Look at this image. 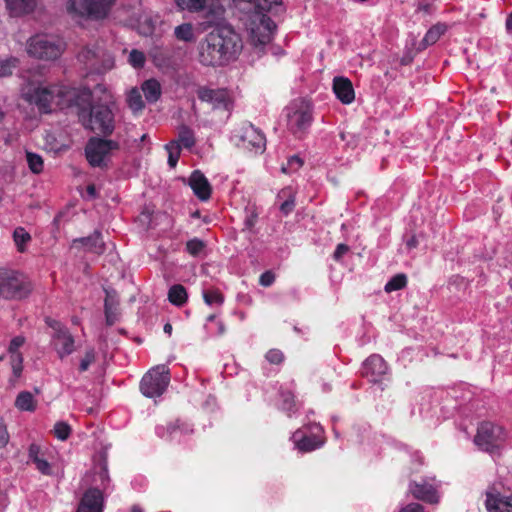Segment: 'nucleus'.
Returning a JSON list of instances; mask_svg holds the SVG:
<instances>
[{"label":"nucleus","instance_id":"0eeeda50","mask_svg":"<svg viewBox=\"0 0 512 512\" xmlns=\"http://www.w3.org/2000/svg\"><path fill=\"white\" fill-rule=\"evenodd\" d=\"M287 127L297 138H302L313 121V108L309 101L300 99L289 107Z\"/></svg>","mask_w":512,"mask_h":512},{"label":"nucleus","instance_id":"e433bc0d","mask_svg":"<svg viewBox=\"0 0 512 512\" xmlns=\"http://www.w3.org/2000/svg\"><path fill=\"white\" fill-rule=\"evenodd\" d=\"M182 10L198 12L206 7L207 0H175Z\"/></svg>","mask_w":512,"mask_h":512},{"label":"nucleus","instance_id":"b1692460","mask_svg":"<svg viewBox=\"0 0 512 512\" xmlns=\"http://www.w3.org/2000/svg\"><path fill=\"white\" fill-rule=\"evenodd\" d=\"M6 8L12 17L30 14L37 5L36 0H5Z\"/></svg>","mask_w":512,"mask_h":512},{"label":"nucleus","instance_id":"f257e3e1","mask_svg":"<svg viewBox=\"0 0 512 512\" xmlns=\"http://www.w3.org/2000/svg\"><path fill=\"white\" fill-rule=\"evenodd\" d=\"M243 43L230 25H218L208 32L197 46L198 61L207 67L225 66L237 59Z\"/></svg>","mask_w":512,"mask_h":512},{"label":"nucleus","instance_id":"4c0bfd02","mask_svg":"<svg viewBox=\"0 0 512 512\" xmlns=\"http://www.w3.org/2000/svg\"><path fill=\"white\" fill-rule=\"evenodd\" d=\"M26 160H27L29 169L33 173L39 174L43 171L44 162H43L42 157L39 154L33 153V152H27Z\"/></svg>","mask_w":512,"mask_h":512},{"label":"nucleus","instance_id":"680f3d73","mask_svg":"<svg viewBox=\"0 0 512 512\" xmlns=\"http://www.w3.org/2000/svg\"><path fill=\"white\" fill-rule=\"evenodd\" d=\"M86 192L89 196H91L92 198H95L97 196V191H96V187L94 184H89L87 187H86Z\"/></svg>","mask_w":512,"mask_h":512},{"label":"nucleus","instance_id":"4d7b16f0","mask_svg":"<svg viewBox=\"0 0 512 512\" xmlns=\"http://www.w3.org/2000/svg\"><path fill=\"white\" fill-rule=\"evenodd\" d=\"M399 512H425L422 505L418 503H410L404 506Z\"/></svg>","mask_w":512,"mask_h":512},{"label":"nucleus","instance_id":"338daca9","mask_svg":"<svg viewBox=\"0 0 512 512\" xmlns=\"http://www.w3.org/2000/svg\"><path fill=\"white\" fill-rule=\"evenodd\" d=\"M100 477L102 480L104 479H107L108 478V473H107V469L105 467L102 468V471H101V474H100Z\"/></svg>","mask_w":512,"mask_h":512},{"label":"nucleus","instance_id":"7ed1b4c3","mask_svg":"<svg viewBox=\"0 0 512 512\" xmlns=\"http://www.w3.org/2000/svg\"><path fill=\"white\" fill-rule=\"evenodd\" d=\"M233 3L240 9L254 13L258 23L256 20L252 22L250 43L259 52H263L264 47L272 40L273 32L276 29L274 21L265 12H268L273 5L279 4L280 0H233Z\"/></svg>","mask_w":512,"mask_h":512},{"label":"nucleus","instance_id":"0e129e2a","mask_svg":"<svg viewBox=\"0 0 512 512\" xmlns=\"http://www.w3.org/2000/svg\"><path fill=\"white\" fill-rule=\"evenodd\" d=\"M505 26L508 31H512V12L507 16Z\"/></svg>","mask_w":512,"mask_h":512},{"label":"nucleus","instance_id":"39448f33","mask_svg":"<svg viewBox=\"0 0 512 512\" xmlns=\"http://www.w3.org/2000/svg\"><path fill=\"white\" fill-rule=\"evenodd\" d=\"M32 291L30 281L20 272L0 268V297L9 300H21Z\"/></svg>","mask_w":512,"mask_h":512},{"label":"nucleus","instance_id":"a878e982","mask_svg":"<svg viewBox=\"0 0 512 512\" xmlns=\"http://www.w3.org/2000/svg\"><path fill=\"white\" fill-rule=\"evenodd\" d=\"M105 320H113L119 315V298L115 290H105Z\"/></svg>","mask_w":512,"mask_h":512},{"label":"nucleus","instance_id":"bf43d9fd","mask_svg":"<svg viewBox=\"0 0 512 512\" xmlns=\"http://www.w3.org/2000/svg\"><path fill=\"white\" fill-rule=\"evenodd\" d=\"M9 441V434L5 426L0 425V446H5Z\"/></svg>","mask_w":512,"mask_h":512},{"label":"nucleus","instance_id":"423d86ee","mask_svg":"<svg viewBox=\"0 0 512 512\" xmlns=\"http://www.w3.org/2000/svg\"><path fill=\"white\" fill-rule=\"evenodd\" d=\"M64 49L65 43L61 39L45 34L35 35L27 43L28 54L41 60H55Z\"/></svg>","mask_w":512,"mask_h":512},{"label":"nucleus","instance_id":"5701e85b","mask_svg":"<svg viewBox=\"0 0 512 512\" xmlns=\"http://www.w3.org/2000/svg\"><path fill=\"white\" fill-rule=\"evenodd\" d=\"M333 91L343 104H351L355 99L352 82L346 77L338 76L333 79Z\"/></svg>","mask_w":512,"mask_h":512},{"label":"nucleus","instance_id":"09e8293b","mask_svg":"<svg viewBox=\"0 0 512 512\" xmlns=\"http://www.w3.org/2000/svg\"><path fill=\"white\" fill-rule=\"evenodd\" d=\"M276 276L273 271L267 270L259 277V284L263 287H270L275 282Z\"/></svg>","mask_w":512,"mask_h":512},{"label":"nucleus","instance_id":"c9c22d12","mask_svg":"<svg viewBox=\"0 0 512 512\" xmlns=\"http://www.w3.org/2000/svg\"><path fill=\"white\" fill-rule=\"evenodd\" d=\"M407 284V277L405 274L400 273L394 275L386 284L384 287V290L387 293L397 291L400 289H403Z\"/></svg>","mask_w":512,"mask_h":512},{"label":"nucleus","instance_id":"4468645a","mask_svg":"<svg viewBox=\"0 0 512 512\" xmlns=\"http://www.w3.org/2000/svg\"><path fill=\"white\" fill-rule=\"evenodd\" d=\"M322 432V427L315 423L296 430L291 440L299 451L311 452L323 445V440L320 438Z\"/></svg>","mask_w":512,"mask_h":512},{"label":"nucleus","instance_id":"20e7f679","mask_svg":"<svg viewBox=\"0 0 512 512\" xmlns=\"http://www.w3.org/2000/svg\"><path fill=\"white\" fill-rule=\"evenodd\" d=\"M80 92L89 94L87 103L76 101L73 110L76 111L82 125L95 133L109 136L115 128L114 114L105 104H92L93 95L90 89L81 88Z\"/></svg>","mask_w":512,"mask_h":512},{"label":"nucleus","instance_id":"a211bd4d","mask_svg":"<svg viewBox=\"0 0 512 512\" xmlns=\"http://www.w3.org/2000/svg\"><path fill=\"white\" fill-rule=\"evenodd\" d=\"M240 144L243 148L252 150L255 152H262L266 146L265 135L255 128L252 124L246 125L242 128V134L240 136Z\"/></svg>","mask_w":512,"mask_h":512},{"label":"nucleus","instance_id":"9d476101","mask_svg":"<svg viewBox=\"0 0 512 512\" xmlns=\"http://www.w3.org/2000/svg\"><path fill=\"white\" fill-rule=\"evenodd\" d=\"M77 58L91 73H103L110 69L113 63L111 55L98 45L83 47Z\"/></svg>","mask_w":512,"mask_h":512},{"label":"nucleus","instance_id":"603ef678","mask_svg":"<svg viewBox=\"0 0 512 512\" xmlns=\"http://www.w3.org/2000/svg\"><path fill=\"white\" fill-rule=\"evenodd\" d=\"M45 452L42 450L40 445L32 443L28 448V457L31 462L35 461L40 456H43Z\"/></svg>","mask_w":512,"mask_h":512},{"label":"nucleus","instance_id":"a18cd8bd","mask_svg":"<svg viewBox=\"0 0 512 512\" xmlns=\"http://www.w3.org/2000/svg\"><path fill=\"white\" fill-rule=\"evenodd\" d=\"M303 163V160L299 156L293 155L288 159L287 164L282 166V171L284 173L296 172L303 166Z\"/></svg>","mask_w":512,"mask_h":512},{"label":"nucleus","instance_id":"cd10ccee","mask_svg":"<svg viewBox=\"0 0 512 512\" xmlns=\"http://www.w3.org/2000/svg\"><path fill=\"white\" fill-rule=\"evenodd\" d=\"M15 407L20 411L33 412L37 407V401L31 392L22 391L15 399Z\"/></svg>","mask_w":512,"mask_h":512},{"label":"nucleus","instance_id":"393cba45","mask_svg":"<svg viewBox=\"0 0 512 512\" xmlns=\"http://www.w3.org/2000/svg\"><path fill=\"white\" fill-rule=\"evenodd\" d=\"M277 199L283 200L279 206V210L284 216H288L293 212L296 205V193L292 187L288 186L281 189L277 194Z\"/></svg>","mask_w":512,"mask_h":512},{"label":"nucleus","instance_id":"f03ea898","mask_svg":"<svg viewBox=\"0 0 512 512\" xmlns=\"http://www.w3.org/2000/svg\"><path fill=\"white\" fill-rule=\"evenodd\" d=\"M80 89L63 84L38 85L30 87L24 93V98L44 114L51 113L56 108L73 110L76 101H80L82 105L88 101L89 94L80 92Z\"/></svg>","mask_w":512,"mask_h":512},{"label":"nucleus","instance_id":"de8ad7c7","mask_svg":"<svg viewBox=\"0 0 512 512\" xmlns=\"http://www.w3.org/2000/svg\"><path fill=\"white\" fill-rule=\"evenodd\" d=\"M25 343V338L21 335L14 337L8 346L9 356H14L15 354H21L19 349Z\"/></svg>","mask_w":512,"mask_h":512},{"label":"nucleus","instance_id":"052dcab7","mask_svg":"<svg viewBox=\"0 0 512 512\" xmlns=\"http://www.w3.org/2000/svg\"><path fill=\"white\" fill-rule=\"evenodd\" d=\"M112 324L113 322H105L104 325H103V330H105V335H100V339L103 340V341H106L109 333H110V330L112 328Z\"/></svg>","mask_w":512,"mask_h":512},{"label":"nucleus","instance_id":"7c9ffc66","mask_svg":"<svg viewBox=\"0 0 512 512\" xmlns=\"http://www.w3.org/2000/svg\"><path fill=\"white\" fill-rule=\"evenodd\" d=\"M168 300L170 303L181 306L187 301V292L183 285H173L168 291Z\"/></svg>","mask_w":512,"mask_h":512},{"label":"nucleus","instance_id":"4be33fe9","mask_svg":"<svg viewBox=\"0 0 512 512\" xmlns=\"http://www.w3.org/2000/svg\"><path fill=\"white\" fill-rule=\"evenodd\" d=\"M72 246L78 248L80 246L85 247L87 251L102 254L105 251V244L102 239L101 232L95 230L91 235L87 237L76 238L72 241Z\"/></svg>","mask_w":512,"mask_h":512},{"label":"nucleus","instance_id":"473e14b6","mask_svg":"<svg viewBox=\"0 0 512 512\" xmlns=\"http://www.w3.org/2000/svg\"><path fill=\"white\" fill-rule=\"evenodd\" d=\"M31 239V235L25 230L24 227L15 228L13 232V240L15 242L18 252H25L26 244L29 243Z\"/></svg>","mask_w":512,"mask_h":512},{"label":"nucleus","instance_id":"aec40b11","mask_svg":"<svg viewBox=\"0 0 512 512\" xmlns=\"http://www.w3.org/2000/svg\"><path fill=\"white\" fill-rule=\"evenodd\" d=\"M188 185L199 200L207 201L210 199L212 194L211 184L200 170H194L191 173Z\"/></svg>","mask_w":512,"mask_h":512},{"label":"nucleus","instance_id":"e2e57ef3","mask_svg":"<svg viewBox=\"0 0 512 512\" xmlns=\"http://www.w3.org/2000/svg\"><path fill=\"white\" fill-rule=\"evenodd\" d=\"M406 245L409 249L416 248L418 245L416 236H412L410 239H408Z\"/></svg>","mask_w":512,"mask_h":512},{"label":"nucleus","instance_id":"ddd939ff","mask_svg":"<svg viewBox=\"0 0 512 512\" xmlns=\"http://www.w3.org/2000/svg\"><path fill=\"white\" fill-rule=\"evenodd\" d=\"M196 93L198 99L208 103L212 110L226 112L227 116L230 115L233 109V99L227 89H212L207 86H200Z\"/></svg>","mask_w":512,"mask_h":512},{"label":"nucleus","instance_id":"c756f323","mask_svg":"<svg viewBox=\"0 0 512 512\" xmlns=\"http://www.w3.org/2000/svg\"><path fill=\"white\" fill-rule=\"evenodd\" d=\"M142 91L146 100L154 103L161 96V85L156 79H149L142 84Z\"/></svg>","mask_w":512,"mask_h":512},{"label":"nucleus","instance_id":"79ce46f5","mask_svg":"<svg viewBox=\"0 0 512 512\" xmlns=\"http://www.w3.org/2000/svg\"><path fill=\"white\" fill-rule=\"evenodd\" d=\"M204 247L205 243L198 238H193L186 243V251L193 257L198 256Z\"/></svg>","mask_w":512,"mask_h":512},{"label":"nucleus","instance_id":"3c124183","mask_svg":"<svg viewBox=\"0 0 512 512\" xmlns=\"http://www.w3.org/2000/svg\"><path fill=\"white\" fill-rule=\"evenodd\" d=\"M204 300L207 304L221 303L223 301L222 295L217 291H205Z\"/></svg>","mask_w":512,"mask_h":512},{"label":"nucleus","instance_id":"c85d7f7f","mask_svg":"<svg viewBox=\"0 0 512 512\" xmlns=\"http://www.w3.org/2000/svg\"><path fill=\"white\" fill-rule=\"evenodd\" d=\"M23 356L22 354H15L14 356H9V364L11 368L12 375L9 378L8 382L11 386L15 387L18 383V380L21 378L23 373Z\"/></svg>","mask_w":512,"mask_h":512},{"label":"nucleus","instance_id":"6e6d98bb","mask_svg":"<svg viewBox=\"0 0 512 512\" xmlns=\"http://www.w3.org/2000/svg\"><path fill=\"white\" fill-rule=\"evenodd\" d=\"M281 398H282V408L284 410L289 411L292 407L293 399H294L292 393L291 392L282 393Z\"/></svg>","mask_w":512,"mask_h":512},{"label":"nucleus","instance_id":"f8f14e48","mask_svg":"<svg viewBox=\"0 0 512 512\" xmlns=\"http://www.w3.org/2000/svg\"><path fill=\"white\" fill-rule=\"evenodd\" d=\"M120 145L117 141L98 137H91L85 146V156L92 167L106 166L105 158L113 150H118Z\"/></svg>","mask_w":512,"mask_h":512},{"label":"nucleus","instance_id":"72a5a7b5","mask_svg":"<svg viewBox=\"0 0 512 512\" xmlns=\"http://www.w3.org/2000/svg\"><path fill=\"white\" fill-rule=\"evenodd\" d=\"M175 37L184 42H192L195 39L194 29L191 23H183L174 30Z\"/></svg>","mask_w":512,"mask_h":512},{"label":"nucleus","instance_id":"864d4df0","mask_svg":"<svg viewBox=\"0 0 512 512\" xmlns=\"http://www.w3.org/2000/svg\"><path fill=\"white\" fill-rule=\"evenodd\" d=\"M349 251V246L344 244V243H340L336 246V249L333 253V259L336 261V262H340L342 257L347 254Z\"/></svg>","mask_w":512,"mask_h":512},{"label":"nucleus","instance_id":"1a4fd4ad","mask_svg":"<svg viewBox=\"0 0 512 512\" xmlns=\"http://www.w3.org/2000/svg\"><path fill=\"white\" fill-rule=\"evenodd\" d=\"M115 0H68L70 14L93 20L104 19L110 12Z\"/></svg>","mask_w":512,"mask_h":512},{"label":"nucleus","instance_id":"13d9d810","mask_svg":"<svg viewBox=\"0 0 512 512\" xmlns=\"http://www.w3.org/2000/svg\"><path fill=\"white\" fill-rule=\"evenodd\" d=\"M418 11H421L425 14H430L433 10V1H423L418 4Z\"/></svg>","mask_w":512,"mask_h":512},{"label":"nucleus","instance_id":"69168bd1","mask_svg":"<svg viewBox=\"0 0 512 512\" xmlns=\"http://www.w3.org/2000/svg\"><path fill=\"white\" fill-rule=\"evenodd\" d=\"M163 330L166 334L171 335L172 333V325L169 322H166V324L163 327Z\"/></svg>","mask_w":512,"mask_h":512},{"label":"nucleus","instance_id":"412c9836","mask_svg":"<svg viewBox=\"0 0 512 512\" xmlns=\"http://www.w3.org/2000/svg\"><path fill=\"white\" fill-rule=\"evenodd\" d=\"M104 506V497L97 488L88 489L82 496L77 512H102Z\"/></svg>","mask_w":512,"mask_h":512},{"label":"nucleus","instance_id":"a19ab883","mask_svg":"<svg viewBox=\"0 0 512 512\" xmlns=\"http://www.w3.org/2000/svg\"><path fill=\"white\" fill-rule=\"evenodd\" d=\"M36 469L43 475L52 476L54 474L52 465L48 462L45 453L32 462Z\"/></svg>","mask_w":512,"mask_h":512},{"label":"nucleus","instance_id":"58836bf2","mask_svg":"<svg viewBox=\"0 0 512 512\" xmlns=\"http://www.w3.org/2000/svg\"><path fill=\"white\" fill-rule=\"evenodd\" d=\"M128 105L134 112L142 111L144 108V102L142 96L137 89H132L128 95Z\"/></svg>","mask_w":512,"mask_h":512},{"label":"nucleus","instance_id":"774afa93","mask_svg":"<svg viewBox=\"0 0 512 512\" xmlns=\"http://www.w3.org/2000/svg\"><path fill=\"white\" fill-rule=\"evenodd\" d=\"M130 512H143V510L138 506H133Z\"/></svg>","mask_w":512,"mask_h":512},{"label":"nucleus","instance_id":"8fccbe9b","mask_svg":"<svg viewBox=\"0 0 512 512\" xmlns=\"http://www.w3.org/2000/svg\"><path fill=\"white\" fill-rule=\"evenodd\" d=\"M266 359L272 364H279L283 361L284 355L278 349H271L266 353Z\"/></svg>","mask_w":512,"mask_h":512},{"label":"nucleus","instance_id":"f3484780","mask_svg":"<svg viewBox=\"0 0 512 512\" xmlns=\"http://www.w3.org/2000/svg\"><path fill=\"white\" fill-rule=\"evenodd\" d=\"M51 327L54 330L52 345L62 359L74 351V338L67 329L61 326V322H52Z\"/></svg>","mask_w":512,"mask_h":512},{"label":"nucleus","instance_id":"37998d69","mask_svg":"<svg viewBox=\"0 0 512 512\" xmlns=\"http://www.w3.org/2000/svg\"><path fill=\"white\" fill-rule=\"evenodd\" d=\"M71 433V427L66 422L59 421L54 426V435L57 439L65 441Z\"/></svg>","mask_w":512,"mask_h":512},{"label":"nucleus","instance_id":"dca6fc26","mask_svg":"<svg viewBox=\"0 0 512 512\" xmlns=\"http://www.w3.org/2000/svg\"><path fill=\"white\" fill-rule=\"evenodd\" d=\"M408 490L410 494L418 500L429 504L439 502L438 485L434 478L412 481L409 484Z\"/></svg>","mask_w":512,"mask_h":512},{"label":"nucleus","instance_id":"2eb2a0df","mask_svg":"<svg viewBox=\"0 0 512 512\" xmlns=\"http://www.w3.org/2000/svg\"><path fill=\"white\" fill-rule=\"evenodd\" d=\"M485 506L487 512H512V492L505 490L500 483L489 486Z\"/></svg>","mask_w":512,"mask_h":512},{"label":"nucleus","instance_id":"9b49d317","mask_svg":"<svg viewBox=\"0 0 512 512\" xmlns=\"http://www.w3.org/2000/svg\"><path fill=\"white\" fill-rule=\"evenodd\" d=\"M169 381V371L166 366L158 365L143 376L140 383V390L146 397H159L166 390Z\"/></svg>","mask_w":512,"mask_h":512},{"label":"nucleus","instance_id":"bb28decb","mask_svg":"<svg viewBox=\"0 0 512 512\" xmlns=\"http://www.w3.org/2000/svg\"><path fill=\"white\" fill-rule=\"evenodd\" d=\"M446 30L447 26L443 23L433 25L421 40L420 49H426L428 46L435 44Z\"/></svg>","mask_w":512,"mask_h":512},{"label":"nucleus","instance_id":"f704fd0d","mask_svg":"<svg viewBox=\"0 0 512 512\" xmlns=\"http://www.w3.org/2000/svg\"><path fill=\"white\" fill-rule=\"evenodd\" d=\"M165 149L168 152V165L171 168H175L181 154V146L176 140H172L165 145Z\"/></svg>","mask_w":512,"mask_h":512},{"label":"nucleus","instance_id":"49530a36","mask_svg":"<svg viewBox=\"0 0 512 512\" xmlns=\"http://www.w3.org/2000/svg\"><path fill=\"white\" fill-rule=\"evenodd\" d=\"M96 352L93 348L88 349L80 362L79 369L81 372L88 370L89 366L94 363Z\"/></svg>","mask_w":512,"mask_h":512},{"label":"nucleus","instance_id":"6ab92c4d","mask_svg":"<svg viewBox=\"0 0 512 512\" xmlns=\"http://www.w3.org/2000/svg\"><path fill=\"white\" fill-rule=\"evenodd\" d=\"M387 372L388 366L380 355H371L363 364V375L371 382H380Z\"/></svg>","mask_w":512,"mask_h":512},{"label":"nucleus","instance_id":"c03bdc74","mask_svg":"<svg viewBox=\"0 0 512 512\" xmlns=\"http://www.w3.org/2000/svg\"><path fill=\"white\" fill-rule=\"evenodd\" d=\"M129 63L132 67L139 69L142 68L145 64L146 57L142 51L137 49H133L129 55Z\"/></svg>","mask_w":512,"mask_h":512},{"label":"nucleus","instance_id":"ea45409f","mask_svg":"<svg viewBox=\"0 0 512 512\" xmlns=\"http://www.w3.org/2000/svg\"><path fill=\"white\" fill-rule=\"evenodd\" d=\"M18 59L15 57H10L6 60L0 62V77H8L13 74V70L18 65Z\"/></svg>","mask_w":512,"mask_h":512},{"label":"nucleus","instance_id":"6e6552de","mask_svg":"<svg viewBox=\"0 0 512 512\" xmlns=\"http://www.w3.org/2000/svg\"><path fill=\"white\" fill-rule=\"evenodd\" d=\"M508 438L507 432L491 422L482 423L477 430L474 442L483 451L495 453Z\"/></svg>","mask_w":512,"mask_h":512},{"label":"nucleus","instance_id":"5fc2aeb1","mask_svg":"<svg viewBox=\"0 0 512 512\" xmlns=\"http://www.w3.org/2000/svg\"><path fill=\"white\" fill-rule=\"evenodd\" d=\"M257 219H258V214L256 213L255 210H251L245 218V221H244L245 228L248 230H252L257 222Z\"/></svg>","mask_w":512,"mask_h":512},{"label":"nucleus","instance_id":"2f4dec72","mask_svg":"<svg viewBox=\"0 0 512 512\" xmlns=\"http://www.w3.org/2000/svg\"><path fill=\"white\" fill-rule=\"evenodd\" d=\"M176 141L184 148H192L196 142L193 130L186 125H182L179 128L178 139Z\"/></svg>","mask_w":512,"mask_h":512}]
</instances>
